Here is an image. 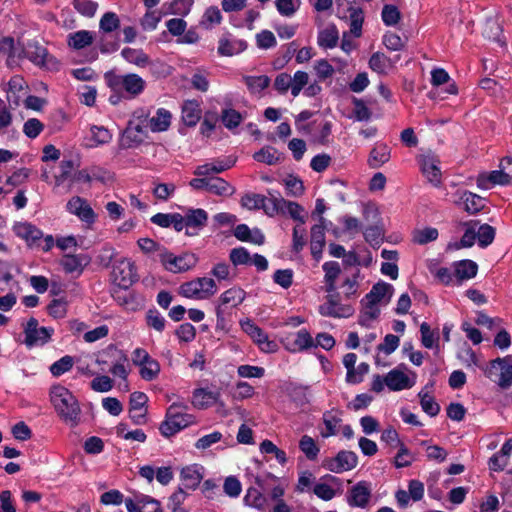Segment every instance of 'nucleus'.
Returning <instances> with one entry per match:
<instances>
[{"label":"nucleus","mask_w":512,"mask_h":512,"mask_svg":"<svg viewBox=\"0 0 512 512\" xmlns=\"http://www.w3.org/2000/svg\"><path fill=\"white\" fill-rule=\"evenodd\" d=\"M50 401L58 416L75 427L80 422L81 408L77 398L66 387L54 385L50 389Z\"/></svg>","instance_id":"obj_1"},{"label":"nucleus","mask_w":512,"mask_h":512,"mask_svg":"<svg viewBox=\"0 0 512 512\" xmlns=\"http://www.w3.org/2000/svg\"><path fill=\"white\" fill-rule=\"evenodd\" d=\"M194 423V416L186 412L185 406L173 403L167 409L159 430L164 437H170Z\"/></svg>","instance_id":"obj_2"},{"label":"nucleus","mask_w":512,"mask_h":512,"mask_svg":"<svg viewBox=\"0 0 512 512\" xmlns=\"http://www.w3.org/2000/svg\"><path fill=\"white\" fill-rule=\"evenodd\" d=\"M476 184L482 190H489L496 185L507 186L512 184V158H503L497 170L480 173L476 179Z\"/></svg>","instance_id":"obj_3"},{"label":"nucleus","mask_w":512,"mask_h":512,"mask_svg":"<svg viewBox=\"0 0 512 512\" xmlns=\"http://www.w3.org/2000/svg\"><path fill=\"white\" fill-rule=\"evenodd\" d=\"M218 290L214 279L198 277L180 285L179 294L188 299L207 300L216 294Z\"/></svg>","instance_id":"obj_4"},{"label":"nucleus","mask_w":512,"mask_h":512,"mask_svg":"<svg viewBox=\"0 0 512 512\" xmlns=\"http://www.w3.org/2000/svg\"><path fill=\"white\" fill-rule=\"evenodd\" d=\"M485 375L503 389L512 386V355L492 360L484 369Z\"/></svg>","instance_id":"obj_5"},{"label":"nucleus","mask_w":512,"mask_h":512,"mask_svg":"<svg viewBox=\"0 0 512 512\" xmlns=\"http://www.w3.org/2000/svg\"><path fill=\"white\" fill-rule=\"evenodd\" d=\"M159 260L165 270L171 273H183L194 268L198 262V258L193 253H182L175 255L166 248L161 249Z\"/></svg>","instance_id":"obj_6"},{"label":"nucleus","mask_w":512,"mask_h":512,"mask_svg":"<svg viewBox=\"0 0 512 512\" xmlns=\"http://www.w3.org/2000/svg\"><path fill=\"white\" fill-rule=\"evenodd\" d=\"M417 374L407 365L400 364L386 374V387L390 391L398 392L414 387Z\"/></svg>","instance_id":"obj_7"},{"label":"nucleus","mask_w":512,"mask_h":512,"mask_svg":"<svg viewBox=\"0 0 512 512\" xmlns=\"http://www.w3.org/2000/svg\"><path fill=\"white\" fill-rule=\"evenodd\" d=\"M133 364L139 368V375L145 381H154L158 378L161 366L160 363L152 358L144 348H136L132 354Z\"/></svg>","instance_id":"obj_8"},{"label":"nucleus","mask_w":512,"mask_h":512,"mask_svg":"<svg viewBox=\"0 0 512 512\" xmlns=\"http://www.w3.org/2000/svg\"><path fill=\"white\" fill-rule=\"evenodd\" d=\"M109 86L116 91H125L130 97H137L144 91L146 82L139 75L128 73L112 76L109 79Z\"/></svg>","instance_id":"obj_9"},{"label":"nucleus","mask_w":512,"mask_h":512,"mask_svg":"<svg viewBox=\"0 0 512 512\" xmlns=\"http://www.w3.org/2000/svg\"><path fill=\"white\" fill-rule=\"evenodd\" d=\"M111 277L114 284L128 289L138 280L135 264L127 258L117 260L113 265Z\"/></svg>","instance_id":"obj_10"},{"label":"nucleus","mask_w":512,"mask_h":512,"mask_svg":"<svg viewBox=\"0 0 512 512\" xmlns=\"http://www.w3.org/2000/svg\"><path fill=\"white\" fill-rule=\"evenodd\" d=\"M241 329L253 340L259 349L265 353H274L278 349L275 341L269 339L259 326H257L251 319L246 318L240 321Z\"/></svg>","instance_id":"obj_11"},{"label":"nucleus","mask_w":512,"mask_h":512,"mask_svg":"<svg viewBox=\"0 0 512 512\" xmlns=\"http://www.w3.org/2000/svg\"><path fill=\"white\" fill-rule=\"evenodd\" d=\"M149 121V111L144 108L135 110L132 119L129 121L127 129L123 133V143L132 146L133 143H140L141 139L137 138L136 133H144L147 129Z\"/></svg>","instance_id":"obj_12"},{"label":"nucleus","mask_w":512,"mask_h":512,"mask_svg":"<svg viewBox=\"0 0 512 512\" xmlns=\"http://www.w3.org/2000/svg\"><path fill=\"white\" fill-rule=\"evenodd\" d=\"M53 330L47 327H40L35 318H30L24 328L25 340L27 347L42 346L48 342Z\"/></svg>","instance_id":"obj_13"},{"label":"nucleus","mask_w":512,"mask_h":512,"mask_svg":"<svg viewBox=\"0 0 512 512\" xmlns=\"http://www.w3.org/2000/svg\"><path fill=\"white\" fill-rule=\"evenodd\" d=\"M281 343L291 353L303 352L315 346L314 339L307 329L286 335L281 339Z\"/></svg>","instance_id":"obj_14"},{"label":"nucleus","mask_w":512,"mask_h":512,"mask_svg":"<svg viewBox=\"0 0 512 512\" xmlns=\"http://www.w3.org/2000/svg\"><path fill=\"white\" fill-rule=\"evenodd\" d=\"M66 210L89 226L94 224L97 218L88 201L80 196H74L69 199L66 204Z\"/></svg>","instance_id":"obj_15"},{"label":"nucleus","mask_w":512,"mask_h":512,"mask_svg":"<svg viewBox=\"0 0 512 512\" xmlns=\"http://www.w3.org/2000/svg\"><path fill=\"white\" fill-rule=\"evenodd\" d=\"M128 512H162L161 504L151 496L136 493L125 499Z\"/></svg>","instance_id":"obj_16"},{"label":"nucleus","mask_w":512,"mask_h":512,"mask_svg":"<svg viewBox=\"0 0 512 512\" xmlns=\"http://www.w3.org/2000/svg\"><path fill=\"white\" fill-rule=\"evenodd\" d=\"M371 494V483L359 481L348 491L346 500L350 507L366 508L370 502Z\"/></svg>","instance_id":"obj_17"},{"label":"nucleus","mask_w":512,"mask_h":512,"mask_svg":"<svg viewBox=\"0 0 512 512\" xmlns=\"http://www.w3.org/2000/svg\"><path fill=\"white\" fill-rule=\"evenodd\" d=\"M25 56L37 66L46 67L48 69L57 68V60L49 55L47 49L37 43L28 44L24 50Z\"/></svg>","instance_id":"obj_18"},{"label":"nucleus","mask_w":512,"mask_h":512,"mask_svg":"<svg viewBox=\"0 0 512 512\" xmlns=\"http://www.w3.org/2000/svg\"><path fill=\"white\" fill-rule=\"evenodd\" d=\"M357 455L352 451H340L334 458L325 461L324 466L331 472L342 473L356 467Z\"/></svg>","instance_id":"obj_19"},{"label":"nucleus","mask_w":512,"mask_h":512,"mask_svg":"<svg viewBox=\"0 0 512 512\" xmlns=\"http://www.w3.org/2000/svg\"><path fill=\"white\" fill-rule=\"evenodd\" d=\"M246 298V292L237 286L225 290L216 302L217 314L223 312L227 308H234L243 303Z\"/></svg>","instance_id":"obj_20"},{"label":"nucleus","mask_w":512,"mask_h":512,"mask_svg":"<svg viewBox=\"0 0 512 512\" xmlns=\"http://www.w3.org/2000/svg\"><path fill=\"white\" fill-rule=\"evenodd\" d=\"M322 316L334 318H348L354 313L350 305L340 303L334 296H329L327 301L319 306Z\"/></svg>","instance_id":"obj_21"},{"label":"nucleus","mask_w":512,"mask_h":512,"mask_svg":"<svg viewBox=\"0 0 512 512\" xmlns=\"http://www.w3.org/2000/svg\"><path fill=\"white\" fill-rule=\"evenodd\" d=\"M421 171L430 183L438 186L441 183L439 160L435 155L426 154L420 159Z\"/></svg>","instance_id":"obj_22"},{"label":"nucleus","mask_w":512,"mask_h":512,"mask_svg":"<svg viewBox=\"0 0 512 512\" xmlns=\"http://www.w3.org/2000/svg\"><path fill=\"white\" fill-rule=\"evenodd\" d=\"M89 261V257L84 254H65L60 260V265L66 273L79 276Z\"/></svg>","instance_id":"obj_23"},{"label":"nucleus","mask_w":512,"mask_h":512,"mask_svg":"<svg viewBox=\"0 0 512 512\" xmlns=\"http://www.w3.org/2000/svg\"><path fill=\"white\" fill-rule=\"evenodd\" d=\"M15 235L24 240L27 245H35L43 237V232L29 222H17L12 228Z\"/></svg>","instance_id":"obj_24"},{"label":"nucleus","mask_w":512,"mask_h":512,"mask_svg":"<svg viewBox=\"0 0 512 512\" xmlns=\"http://www.w3.org/2000/svg\"><path fill=\"white\" fill-rule=\"evenodd\" d=\"M24 49L16 44L13 38L4 37L0 40V56L6 57V64L13 66L22 58Z\"/></svg>","instance_id":"obj_25"},{"label":"nucleus","mask_w":512,"mask_h":512,"mask_svg":"<svg viewBox=\"0 0 512 512\" xmlns=\"http://www.w3.org/2000/svg\"><path fill=\"white\" fill-rule=\"evenodd\" d=\"M394 288L386 282H378L373 285L370 292L365 296L367 302L376 303L378 305L387 304L393 296Z\"/></svg>","instance_id":"obj_26"},{"label":"nucleus","mask_w":512,"mask_h":512,"mask_svg":"<svg viewBox=\"0 0 512 512\" xmlns=\"http://www.w3.org/2000/svg\"><path fill=\"white\" fill-rule=\"evenodd\" d=\"M219 398L220 392L218 390L199 388L193 392L192 404L196 408L205 409L216 404Z\"/></svg>","instance_id":"obj_27"},{"label":"nucleus","mask_w":512,"mask_h":512,"mask_svg":"<svg viewBox=\"0 0 512 512\" xmlns=\"http://www.w3.org/2000/svg\"><path fill=\"white\" fill-rule=\"evenodd\" d=\"M247 42L232 36H225L219 40L218 53L222 56H233L243 52Z\"/></svg>","instance_id":"obj_28"},{"label":"nucleus","mask_w":512,"mask_h":512,"mask_svg":"<svg viewBox=\"0 0 512 512\" xmlns=\"http://www.w3.org/2000/svg\"><path fill=\"white\" fill-rule=\"evenodd\" d=\"M204 476V467L199 464L188 465L181 470V479L187 488L195 489Z\"/></svg>","instance_id":"obj_29"},{"label":"nucleus","mask_w":512,"mask_h":512,"mask_svg":"<svg viewBox=\"0 0 512 512\" xmlns=\"http://www.w3.org/2000/svg\"><path fill=\"white\" fill-rule=\"evenodd\" d=\"M450 76L449 74L442 68H436L431 71V83L433 86L436 87L435 90L431 91L432 95H439L440 91L438 90V87L448 83V86L445 90L448 94H457V87L454 82H450Z\"/></svg>","instance_id":"obj_30"},{"label":"nucleus","mask_w":512,"mask_h":512,"mask_svg":"<svg viewBox=\"0 0 512 512\" xmlns=\"http://www.w3.org/2000/svg\"><path fill=\"white\" fill-rule=\"evenodd\" d=\"M202 109L196 100H187L182 105V120L187 126H195L200 120Z\"/></svg>","instance_id":"obj_31"},{"label":"nucleus","mask_w":512,"mask_h":512,"mask_svg":"<svg viewBox=\"0 0 512 512\" xmlns=\"http://www.w3.org/2000/svg\"><path fill=\"white\" fill-rule=\"evenodd\" d=\"M171 118V113L168 110L159 108L156 114L149 118L147 129H150L152 132L166 131L170 127Z\"/></svg>","instance_id":"obj_32"},{"label":"nucleus","mask_w":512,"mask_h":512,"mask_svg":"<svg viewBox=\"0 0 512 512\" xmlns=\"http://www.w3.org/2000/svg\"><path fill=\"white\" fill-rule=\"evenodd\" d=\"M390 157V147L385 143H377L370 152L368 164L372 168H379L387 163Z\"/></svg>","instance_id":"obj_33"},{"label":"nucleus","mask_w":512,"mask_h":512,"mask_svg":"<svg viewBox=\"0 0 512 512\" xmlns=\"http://www.w3.org/2000/svg\"><path fill=\"white\" fill-rule=\"evenodd\" d=\"M360 271L356 270L344 277L340 289L345 299L356 298L359 295Z\"/></svg>","instance_id":"obj_34"},{"label":"nucleus","mask_w":512,"mask_h":512,"mask_svg":"<svg viewBox=\"0 0 512 512\" xmlns=\"http://www.w3.org/2000/svg\"><path fill=\"white\" fill-rule=\"evenodd\" d=\"M94 33L88 30H79L67 36V44L75 50L83 49L93 43Z\"/></svg>","instance_id":"obj_35"},{"label":"nucleus","mask_w":512,"mask_h":512,"mask_svg":"<svg viewBox=\"0 0 512 512\" xmlns=\"http://www.w3.org/2000/svg\"><path fill=\"white\" fill-rule=\"evenodd\" d=\"M325 272L324 281L327 292H334L336 290V280L338 279L341 269L338 262L328 261L322 265Z\"/></svg>","instance_id":"obj_36"},{"label":"nucleus","mask_w":512,"mask_h":512,"mask_svg":"<svg viewBox=\"0 0 512 512\" xmlns=\"http://www.w3.org/2000/svg\"><path fill=\"white\" fill-rule=\"evenodd\" d=\"M362 310L359 316V324L365 327H369L373 321H375L379 314V305L376 303H369L364 297L361 300Z\"/></svg>","instance_id":"obj_37"},{"label":"nucleus","mask_w":512,"mask_h":512,"mask_svg":"<svg viewBox=\"0 0 512 512\" xmlns=\"http://www.w3.org/2000/svg\"><path fill=\"white\" fill-rule=\"evenodd\" d=\"M122 57L129 63L144 68L149 65L150 58L142 49L126 47L121 51Z\"/></svg>","instance_id":"obj_38"},{"label":"nucleus","mask_w":512,"mask_h":512,"mask_svg":"<svg viewBox=\"0 0 512 512\" xmlns=\"http://www.w3.org/2000/svg\"><path fill=\"white\" fill-rule=\"evenodd\" d=\"M207 192L217 196L227 197L234 194L235 188L220 177H209Z\"/></svg>","instance_id":"obj_39"},{"label":"nucleus","mask_w":512,"mask_h":512,"mask_svg":"<svg viewBox=\"0 0 512 512\" xmlns=\"http://www.w3.org/2000/svg\"><path fill=\"white\" fill-rule=\"evenodd\" d=\"M421 344L427 349H439V331L432 330L427 322L420 325Z\"/></svg>","instance_id":"obj_40"},{"label":"nucleus","mask_w":512,"mask_h":512,"mask_svg":"<svg viewBox=\"0 0 512 512\" xmlns=\"http://www.w3.org/2000/svg\"><path fill=\"white\" fill-rule=\"evenodd\" d=\"M339 39L338 30L334 25H329L318 33L317 43L324 49H331L337 45Z\"/></svg>","instance_id":"obj_41"},{"label":"nucleus","mask_w":512,"mask_h":512,"mask_svg":"<svg viewBox=\"0 0 512 512\" xmlns=\"http://www.w3.org/2000/svg\"><path fill=\"white\" fill-rule=\"evenodd\" d=\"M477 264L472 260H461L454 264V274L459 280H468L476 276Z\"/></svg>","instance_id":"obj_42"},{"label":"nucleus","mask_w":512,"mask_h":512,"mask_svg":"<svg viewBox=\"0 0 512 512\" xmlns=\"http://www.w3.org/2000/svg\"><path fill=\"white\" fill-rule=\"evenodd\" d=\"M187 228L199 230L203 228L208 220V214L204 209H188L185 213Z\"/></svg>","instance_id":"obj_43"},{"label":"nucleus","mask_w":512,"mask_h":512,"mask_svg":"<svg viewBox=\"0 0 512 512\" xmlns=\"http://www.w3.org/2000/svg\"><path fill=\"white\" fill-rule=\"evenodd\" d=\"M478 225V222H470L466 224V230L460 240V242L456 243H449L448 249L450 250H458L460 248H468L474 245L475 240L477 238L476 236V226Z\"/></svg>","instance_id":"obj_44"},{"label":"nucleus","mask_w":512,"mask_h":512,"mask_svg":"<svg viewBox=\"0 0 512 512\" xmlns=\"http://www.w3.org/2000/svg\"><path fill=\"white\" fill-rule=\"evenodd\" d=\"M460 200L464 204V209L471 214L479 212L485 205L484 198L470 191L462 192Z\"/></svg>","instance_id":"obj_45"},{"label":"nucleus","mask_w":512,"mask_h":512,"mask_svg":"<svg viewBox=\"0 0 512 512\" xmlns=\"http://www.w3.org/2000/svg\"><path fill=\"white\" fill-rule=\"evenodd\" d=\"M369 67L378 74H387L393 65L386 55L377 52L370 57Z\"/></svg>","instance_id":"obj_46"},{"label":"nucleus","mask_w":512,"mask_h":512,"mask_svg":"<svg viewBox=\"0 0 512 512\" xmlns=\"http://www.w3.org/2000/svg\"><path fill=\"white\" fill-rule=\"evenodd\" d=\"M244 503L247 506L257 510H265L267 507V498L256 488H249L244 496Z\"/></svg>","instance_id":"obj_47"},{"label":"nucleus","mask_w":512,"mask_h":512,"mask_svg":"<svg viewBox=\"0 0 512 512\" xmlns=\"http://www.w3.org/2000/svg\"><path fill=\"white\" fill-rule=\"evenodd\" d=\"M438 235V230L434 227L418 228L412 232V241L418 245H425L435 241Z\"/></svg>","instance_id":"obj_48"},{"label":"nucleus","mask_w":512,"mask_h":512,"mask_svg":"<svg viewBox=\"0 0 512 512\" xmlns=\"http://www.w3.org/2000/svg\"><path fill=\"white\" fill-rule=\"evenodd\" d=\"M341 419L332 413H325L323 416V425L320 434L323 438H329L339 432Z\"/></svg>","instance_id":"obj_49"},{"label":"nucleus","mask_w":512,"mask_h":512,"mask_svg":"<svg viewBox=\"0 0 512 512\" xmlns=\"http://www.w3.org/2000/svg\"><path fill=\"white\" fill-rule=\"evenodd\" d=\"M282 214H288L293 220L298 221L300 224L305 223L304 208L296 202L283 199Z\"/></svg>","instance_id":"obj_50"},{"label":"nucleus","mask_w":512,"mask_h":512,"mask_svg":"<svg viewBox=\"0 0 512 512\" xmlns=\"http://www.w3.org/2000/svg\"><path fill=\"white\" fill-rule=\"evenodd\" d=\"M483 35L491 39L500 45H504V40L502 39V28L499 22L496 19H488L483 28Z\"/></svg>","instance_id":"obj_51"},{"label":"nucleus","mask_w":512,"mask_h":512,"mask_svg":"<svg viewBox=\"0 0 512 512\" xmlns=\"http://www.w3.org/2000/svg\"><path fill=\"white\" fill-rule=\"evenodd\" d=\"M425 389L426 388L422 389L418 394L420 398L421 408L426 414H428L431 417H434L439 413L440 406Z\"/></svg>","instance_id":"obj_52"},{"label":"nucleus","mask_w":512,"mask_h":512,"mask_svg":"<svg viewBox=\"0 0 512 512\" xmlns=\"http://www.w3.org/2000/svg\"><path fill=\"white\" fill-rule=\"evenodd\" d=\"M127 363H128L127 355L124 352L119 351V356L116 359V361L112 364V366L110 368V373L114 377H117V378H120V379L126 381L128 378V374H129V370L127 368Z\"/></svg>","instance_id":"obj_53"},{"label":"nucleus","mask_w":512,"mask_h":512,"mask_svg":"<svg viewBox=\"0 0 512 512\" xmlns=\"http://www.w3.org/2000/svg\"><path fill=\"white\" fill-rule=\"evenodd\" d=\"M222 21V15L218 7L210 6L208 7L200 21V25L205 29H211L215 25L220 24Z\"/></svg>","instance_id":"obj_54"},{"label":"nucleus","mask_w":512,"mask_h":512,"mask_svg":"<svg viewBox=\"0 0 512 512\" xmlns=\"http://www.w3.org/2000/svg\"><path fill=\"white\" fill-rule=\"evenodd\" d=\"M243 81L252 93H260L270 84V79L266 75L245 76Z\"/></svg>","instance_id":"obj_55"},{"label":"nucleus","mask_w":512,"mask_h":512,"mask_svg":"<svg viewBox=\"0 0 512 512\" xmlns=\"http://www.w3.org/2000/svg\"><path fill=\"white\" fill-rule=\"evenodd\" d=\"M299 448L309 460H315L320 452V448L317 446L315 440L308 435L301 437Z\"/></svg>","instance_id":"obj_56"},{"label":"nucleus","mask_w":512,"mask_h":512,"mask_svg":"<svg viewBox=\"0 0 512 512\" xmlns=\"http://www.w3.org/2000/svg\"><path fill=\"white\" fill-rule=\"evenodd\" d=\"M350 32L355 37H360L362 32V24L364 21L363 11L360 8L350 7Z\"/></svg>","instance_id":"obj_57"},{"label":"nucleus","mask_w":512,"mask_h":512,"mask_svg":"<svg viewBox=\"0 0 512 512\" xmlns=\"http://www.w3.org/2000/svg\"><path fill=\"white\" fill-rule=\"evenodd\" d=\"M476 236H477L479 246L487 247L494 240L495 229L488 224H482V225L478 224L476 226Z\"/></svg>","instance_id":"obj_58"},{"label":"nucleus","mask_w":512,"mask_h":512,"mask_svg":"<svg viewBox=\"0 0 512 512\" xmlns=\"http://www.w3.org/2000/svg\"><path fill=\"white\" fill-rule=\"evenodd\" d=\"M309 83V74L298 70L291 76V94L297 97Z\"/></svg>","instance_id":"obj_59"},{"label":"nucleus","mask_w":512,"mask_h":512,"mask_svg":"<svg viewBox=\"0 0 512 512\" xmlns=\"http://www.w3.org/2000/svg\"><path fill=\"white\" fill-rule=\"evenodd\" d=\"M112 134L108 129L103 126H92L91 127V147H97L99 145L107 144L111 141Z\"/></svg>","instance_id":"obj_60"},{"label":"nucleus","mask_w":512,"mask_h":512,"mask_svg":"<svg viewBox=\"0 0 512 512\" xmlns=\"http://www.w3.org/2000/svg\"><path fill=\"white\" fill-rule=\"evenodd\" d=\"M253 158L267 165H274L279 161V154L273 147H264L253 155Z\"/></svg>","instance_id":"obj_61"},{"label":"nucleus","mask_w":512,"mask_h":512,"mask_svg":"<svg viewBox=\"0 0 512 512\" xmlns=\"http://www.w3.org/2000/svg\"><path fill=\"white\" fill-rule=\"evenodd\" d=\"M100 30L105 33H111L120 27V19L114 12H106L99 22Z\"/></svg>","instance_id":"obj_62"},{"label":"nucleus","mask_w":512,"mask_h":512,"mask_svg":"<svg viewBox=\"0 0 512 512\" xmlns=\"http://www.w3.org/2000/svg\"><path fill=\"white\" fill-rule=\"evenodd\" d=\"M275 5L280 15L291 17L300 8L301 0H276Z\"/></svg>","instance_id":"obj_63"},{"label":"nucleus","mask_w":512,"mask_h":512,"mask_svg":"<svg viewBox=\"0 0 512 512\" xmlns=\"http://www.w3.org/2000/svg\"><path fill=\"white\" fill-rule=\"evenodd\" d=\"M176 191L173 183H155L152 193L154 197L160 201H167Z\"/></svg>","instance_id":"obj_64"}]
</instances>
